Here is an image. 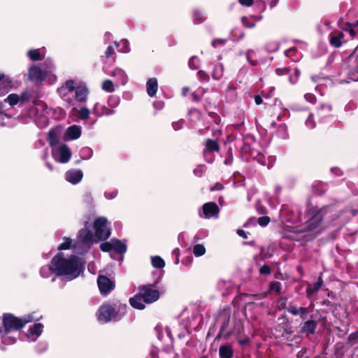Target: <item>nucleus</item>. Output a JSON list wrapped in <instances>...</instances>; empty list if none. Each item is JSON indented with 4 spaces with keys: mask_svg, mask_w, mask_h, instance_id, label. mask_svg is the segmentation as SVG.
<instances>
[{
    "mask_svg": "<svg viewBox=\"0 0 358 358\" xmlns=\"http://www.w3.org/2000/svg\"><path fill=\"white\" fill-rule=\"evenodd\" d=\"M52 263L53 273L57 276H66L68 280L78 278L85 268L84 264L78 257L71 255L65 258L61 252L52 259Z\"/></svg>",
    "mask_w": 358,
    "mask_h": 358,
    "instance_id": "nucleus-1",
    "label": "nucleus"
},
{
    "mask_svg": "<svg viewBox=\"0 0 358 358\" xmlns=\"http://www.w3.org/2000/svg\"><path fill=\"white\" fill-rule=\"evenodd\" d=\"M127 309V304L119 301L103 303L96 313V317L101 323L118 322L126 315Z\"/></svg>",
    "mask_w": 358,
    "mask_h": 358,
    "instance_id": "nucleus-2",
    "label": "nucleus"
},
{
    "mask_svg": "<svg viewBox=\"0 0 358 358\" xmlns=\"http://www.w3.org/2000/svg\"><path fill=\"white\" fill-rule=\"evenodd\" d=\"M34 320L31 315L18 317L10 313H5L0 317V336L8 335L13 331H21L27 324Z\"/></svg>",
    "mask_w": 358,
    "mask_h": 358,
    "instance_id": "nucleus-3",
    "label": "nucleus"
},
{
    "mask_svg": "<svg viewBox=\"0 0 358 358\" xmlns=\"http://www.w3.org/2000/svg\"><path fill=\"white\" fill-rule=\"evenodd\" d=\"M336 212L334 205L325 206L322 208L317 206H308L307 214L309 219L306 222V228L308 231H313L317 228L324 219H327V215Z\"/></svg>",
    "mask_w": 358,
    "mask_h": 358,
    "instance_id": "nucleus-4",
    "label": "nucleus"
},
{
    "mask_svg": "<svg viewBox=\"0 0 358 358\" xmlns=\"http://www.w3.org/2000/svg\"><path fill=\"white\" fill-rule=\"evenodd\" d=\"M157 283V282H155L154 284L144 285L138 287V292L143 297L144 303H152L159 299V291L153 288Z\"/></svg>",
    "mask_w": 358,
    "mask_h": 358,
    "instance_id": "nucleus-5",
    "label": "nucleus"
},
{
    "mask_svg": "<svg viewBox=\"0 0 358 358\" xmlns=\"http://www.w3.org/2000/svg\"><path fill=\"white\" fill-rule=\"evenodd\" d=\"M108 220L105 217H99L94 221L95 236L101 241H106L110 236V230L107 226Z\"/></svg>",
    "mask_w": 358,
    "mask_h": 358,
    "instance_id": "nucleus-6",
    "label": "nucleus"
},
{
    "mask_svg": "<svg viewBox=\"0 0 358 358\" xmlns=\"http://www.w3.org/2000/svg\"><path fill=\"white\" fill-rule=\"evenodd\" d=\"M231 320V311L229 309H223L219 312L217 316V322L220 323V331L216 336L215 341L223 338L224 340V335L228 331L229 322Z\"/></svg>",
    "mask_w": 358,
    "mask_h": 358,
    "instance_id": "nucleus-7",
    "label": "nucleus"
},
{
    "mask_svg": "<svg viewBox=\"0 0 358 358\" xmlns=\"http://www.w3.org/2000/svg\"><path fill=\"white\" fill-rule=\"evenodd\" d=\"M99 289L102 294H108L115 288V282L106 275H100L97 279Z\"/></svg>",
    "mask_w": 358,
    "mask_h": 358,
    "instance_id": "nucleus-8",
    "label": "nucleus"
},
{
    "mask_svg": "<svg viewBox=\"0 0 358 358\" xmlns=\"http://www.w3.org/2000/svg\"><path fill=\"white\" fill-rule=\"evenodd\" d=\"M202 210L206 219L217 218L219 217L220 208L215 202L205 203L202 206Z\"/></svg>",
    "mask_w": 358,
    "mask_h": 358,
    "instance_id": "nucleus-9",
    "label": "nucleus"
},
{
    "mask_svg": "<svg viewBox=\"0 0 358 358\" xmlns=\"http://www.w3.org/2000/svg\"><path fill=\"white\" fill-rule=\"evenodd\" d=\"M310 317H313V316ZM317 327V322L312 318L307 320H302L300 324L299 332L302 334H306L307 336L313 335L315 333Z\"/></svg>",
    "mask_w": 358,
    "mask_h": 358,
    "instance_id": "nucleus-10",
    "label": "nucleus"
},
{
    "mask_svg": "<svg viewBox=\"0 0 358 358\" xmlns=\"http://www.w3.org/2000/svg\"><path fill=\"white\" fill-rule=\"evenodd\" d=\"M244 334L243 322L241 319H234L233 327L224 335V340H228L233 334L241 336Z\"/></svg>",
    "mask_w": 358,
    "mask_h": 358,
    "instance_id": "nucleus-11",
    "label": "nucleus"
},
{
    "mask_svg": "<svg viewBox=\"0 0 358 358\" xmlns=\"http://www.w3.org/2000/svg\"><path fill=\"white\" fill-rule=\"evenodd\" d=\"M29 79L35 83H41L47 77V73L37 66H31L29 69Z\"/></svg>",
    "mask_w": 358,
    "mask_h": 358,
    "instance_id": "nucleus-12",
    "label": "nucleus"
},
{
    "mask_svg": "<svg viewBox=\"0 0 358 358\" xmlns=\"http://www.w3.org/2000/svg\"><path fill=\"white\" fill-rule=\"evenodd\" d=\"M308 312L306 307L297 306L293 302L288 303V313L293 316H299L301 320H305L307 318Z\"/></svg>",
    "mask_w": 358,
    "mask_h": 358,
    "instance_id": "nucleus-13",
    "label": "nucleus"
},
{
    "mask_svg": "<svg viewBox=\"0 0 358 358\" xmlns=\"http://www.w3.org/2000/svg\"><path fill=\"white\" fill-rule=\"evenodd\" d=\"M57 152L59 155V159H57L58 162L65 164L70 160L72 153L67 145H60L57 148Z\"/></svg>",
    "mask_w": 358,
    "mask_h": 358,
    "instance_id": "nucleus-14",
    "label": "nucleus"
},
{
    "mask_svg": "<svg viewBox=\"0 0 358 358\" xmlns=\"http://www.w3.org/2000/svg\"><path fill=\"white\" fill-rule=\"evenodd\" d=\"M12 80L4 73H0V96L5 95L12 88Z\"/></svg>",
    "mask_w": 358,
    "mask_h": 358,
    "instance_id": "nucleus-15",
    "label": "nucleus"
},
{
    "mask_svg": "<svg viewBox=\"0 0 358 358\" xmlns=\"http://www.w3.org/2000/svg\"><path fill=\"white\" fill-rule=\"evenodd\" d=\"M81 136V127L78 125L73 124L67 128L65 133V138L66 140H76Z\"/></svg>",
    "mask_w": 358,
    "mask_h": 358,
    "instance_id": "nucleus-16",
    "label": "nucleus"
},
{
    "mask_svg": "<svg viewBox=\"0 0 358 358\" xmlns=\"http://www.w3.org/2000/svg\"><path fill=\"white\" fill-rule=\"evenodd\" d=\"M83 173L80 170H69L66 173V180L72 183L77 184L83 178Z\"/></svg>",
    "mask_w": 358,
    "mask_h": 358,
    "instance_id": "nucleus-17",
    "label": "nucleus"
},
{
    "mask_svg": "<svg viewBox=\"0 0 358 358\" xmlns=\"http://www.w3.org/2000/svg\"><path fill=\"white\" fill-rule=\"evenodd\" d=\"M234 354V351L232 345L229 343L222 345L219 348L220 358H232Z\"/></svg>",
    "mask_w": 358,
    "mask_h": 358,
    "instance_id": "nucleus-18",
    "label": "nucleus"
},
{
    "mask_svg": "<svg viewBox=\"0 0 358 358\" xmlns=\"http://www.w3.org/2000/svg\"><path fill=\"white\" fill-rule=\"evenodd\" d=\"M282 319L283 322L278 325V328H281L283 329L282 336L285 335H292L294 331L292 329V327L289 322V320L287 315H282L278 320Z\"/></svg>",
    "mask_w": 358,
    "mask_h": 358,
    "instance_id": "nucleus-19",
    "label": "nucleus"
},
{
    "mask_svg": "<svg viewBox=\"0 0 358 358\" xmlns=\"http://www.w3.org/2000/svg\"><path fill=\"white\" fill-rule=\"evenodd\" d=\"M76 99L80 103L85 102L87 100V96L89 93L88 90L85 85H79L76 87L75 90Z\"/></svg>",
    "mask_w": 358,
    "mask_h": 358,
    "instance_id": "nucleus-20",
    "label": "nucleus"
},
{
    "mask_svg": "<svg viewBox=\"0 0 358 358\" xmlns=\"http://www.w3.org/2000/svg\"><path fill=\"white\" fill-rule=\"evenodd\" d=\"M129 303L134 308L136 309L143 310L145 308V303L143 302V299L139 292L129 299Z\"/></svg>",
    "mask_w": 358,
    "mask_h": 358,
    "instance_id": "nucleus-21",
    "label": "nucleus"
},
{
    "mask_svg": "<svg viewBox=\"0 0 358 358\" xmlns=\"http://www.w3.org/2000/svg\"><path fill=\"white\" fill-rule=\"evenodd\" d=\"M327 184L320 180L315 181L312 185L313 192L317 196L322 195L327 191Z\"/></svg>",
    "mask_w": 358,
    "mask_h": 358,
    "instance_id": "nucleus-22",
    "label": "nucleus"
},
{
    "mask_svg": "<svg viewBox=\"0 0 358 358\" xmlns=\"http://www.w3.org/2000/svg\"><path fill=\"white\" fill-rule=\"evenodd\" d=\"M146 90L148 94L152 97L154 96L158 90L157 80L155 78H150L146 83Z\"/></svg>",
    "mask_w": 358,
    "mask_h": 358,
    "instance_id": "nucleus-23",
    "label": "nucleus"
},
{
    "mask_svg": "<svg viewBox=\"0 0 358 358\" xmlns=\"http://www.w3.org/2000/svg\"><path fill=\"white\" fill-rule=\"evenodd\" d=\"M331 106L328 104H322L317 108L316 115L320 119H324L331 115Z\"/></svg>",
    "mask_w": 358,
    "mask_h": 358,
    "instance_id": "nucleus-24",
    "label": "nucleus"
},
{
    "mask_svg": "<svg viewBox=\"0 0 358 358\" xmlns=\"http://www.w3.org/2000/svg\"><path fill=\"white\" fill-rule=\"evenodd\" d=\"M78 238L81 240L83 243H90L92 241L93 234L90 230L83 228L78 231Z\"/></svg>",
    "mask_w": 358,
    "mask_h": 358,
    "instance_id": "nucleus-25",
    "label": "nucleus"
},
{
    "mask_svg": "<svg viewBox=\"0 0 358 358\" xmlns=\"http://www.w3.org/2000/svg\"><path fill=\"white\" fill-rule=\"evenodd\" d=\"M111 241L113 244V250L119 255H123L127 252V245L122 241L117 238H112Z\"/></svg>",
    "mask_w": 358,
    "mask_h": 358,
    "instance_id": "nucleus-26",
    "label": "nucleus"
},
{
    "mask_svg": "<svg viewBox=\"0 0 358 358\" xmlns=\"http://www.w3.org/2000/svg\"><path fill=\"white\" fill-rule=\"evenodd\" d=\"M220 146L217 141L211 138H208L206 141L204 152L208 151L210 152H218Z\"/></svg>",
    "mask_w": 358,
    "mask_h": 358,
    "instance_id": "nucleus-27",
    "label": "nucleus"
},
{
    "mask_svg": "<svg viewBox=\"0 0 358 358\" xmlns=\"http://www.w3.org/2000/svg\"><path fill=\"white\" fill-rule=\"evenodd\" d=\"M323 280L321 276L317 279V281L315 282L312 286H309L306 288L307 296H310L313 294L317 292L322 286Z\"/></svg>",
    "mask_w": 358,
    "mask_h": 358,
    "instance_id": "nucleus-28",
    "label": "nucleus"
},
{
    "mask_svg": "<svg viewBox=\"0 0 358 358\" xmlns=\"http://www.w3.org/2000/svg\"><path fill=\"white\" fill-rule=\"evenodd\" d=\"M43 325L41 323H35L29 327L27 331V336L31 337L34 336H39L43 331Z\"/></svg>",
    "mask_w": 358,
    "mask_h": 358,
    "instance_id": "nucleus-29",
    "label": "nucleus"
},
{
    "mask_svg": "<svg viewBox=\"0 0 358 358\" xmlns=\"http://www.w3.org/2000/svg\"><path fill=\"white\" fill-rule=\"evenodd\" d=\"M47 140L51 147L55 146L59 143V138L55 129H52L49 131Z\"/></svg>",
    "mask_w": 358,
    "mask_h": 358,
    "instance_id": "nucleus-30",
    "label": "nucleus"
},
{
    "mask_svg": "<svg viewBox=\"0 0 358 358\" xmlns=\"http://www.w3.org/2000/svg\"><path fill=\"white\" fill-rule=\"evenodd\" d=\"M28 57L31 61L36 62L41 61L43 59V56L41 55L39 49H32L28 52Z\"/></svg>",
    "mask_w": 358,
    "mask_h": 358,
    "instance_id": "nucleus-31",
    "label": "nucleus"
},
{
    "mask_svg": "<svg viewBox=\"0 0 358 358\" xmlns=\"http://www.w3.org/2000/svg\"><path fill=\"white\" fill-rule=\"evenodd\" d=\"M151 260H152V265L155 268H162L165 266L164 260L159 256L152 257Z\"/></svg>",
    "mask_w": 358,
    "mask_h": 358,
    "instance_id": "nucleus-32",
    "label": "nucleus"
},
{
    "mask_svg": "<svg viewBox=\"0 0 358 358\" xmlns=\"http://www.w3.org/2000/svg\"><path fill=\"white\" fill-rule=\"evenodd\" d=\"M51 273H53L52 262L49 265L42 266L40 269V274L43 278H48Z\"/></svg>",
    "mask_w": 358,
    "mask_h": 358,
    "instance_id": "nucleus-33",
    "label": "nucleus"
},
{
    "mask_svg": "<svg viewBox=\"0 0 358 358\" xmlns=\"http://www.w3.org/2000/svg\"><path fill=\"white\" fill-rule=\"evenodd\" d=\"M10 106H14L20 102V96L17 94H10L5 99Z\"/></svg>",
    "mask_w": 358,
    "mask_h": 358,
    "instance_id": "nucleus-34",
    "label": "nucleus"
},
{
    "mask_svg": "<svg viewBox=\"0 0 358 358\" xmlns=\"http://www.w3.org/2000/svg\"><path fill=\"white\" fill-rule=\"evenodd\" d=\"M293 71L294 73H290L289 76V81L292 85H294L298 82L299 78L301 75V71L298 68H294Z\"/></svg>",
    "mask_w": 358,
    "mask_h": 358,
    "instance_id": "nucleus-35",
    "label": "nucleus"
},
{
    "mask_svg": "<svg viewBox=\"0 0 358 358\" xmlns=\"http://www.w3.org/2000/svg\"><path fill=\"white\" fill-rule=\"evenodd\" d=\"M206 248L202 244H196L193 248V253L196 257H200L205 254Z\"/></svg>",
    "mask_w": 358,
    "mask_h": 358,
    "instance_id": "nucleus-36",
    "label": "nucleus"
},
{
    "mask_svg": "<svg viewBox=\"0 0 358 358\" xmlns=\"http://www.w3.org/2000/svg\"><path fill=\"white\" fill-rule=\"evenodd\" d=\"M101 87L103 90L108 92H113L115 91L114 85L110 80H105L101 85Z\"/></svg>",
    "mask_w": 358,
    "mask_h": 358,
    "instance_id": "nucleus-37",
    "label": "nucleus"
},
{
    "mask_svg": "<svg viewBox=\"0 0 358 358\" xmlns=\"http://www.w3.org/2000/svg\"><path fill=\"white\" fill-rule=\"evenodd\" d=\"M329 43L334 48H340L343 42L335 34H331L330 36Z\"/></svg>",
    "mask_w": 358,
    "mask_h": 358,
    "instance_id": "nucleus-38",
    "label": "nucleus"
},
{
    "mask_svg": "<svg viewBox=\"0 0 358 358\" xmlns=\"http://www.w3.org/2000/svg\"><path fill=\"white\" fill-rule=\"evenodd\" d=\"M64 242L61 243L57 248V249L60 251L64 250H69V249H70V248L71 246V243H72L71 238H70L69 237H64Z\"/></svg>",
    "mask_w": 358,
    "mask_h": 358,
    "instance_id": "nucleus-39",
    "label": "nucleus"
},
{
    "mask_svg": "<svg viewBox=\"0 0 358 358\" xmlns=\"http://www.w3.org/2000/svg\"><path fill=\"white\" fill-rule=\"evenodd\" d=\"M188 66L191 69L196 70L199 67V59L196 56H192L188 62Z\"/></svg>",
    "mask_w": 358,
    "mask_h": 358,
    "instance_id": "nucleus-40",
    "label": "nucleus"
},
{
    "mask_svg": "<svg viewBox=\"0 0 358 358\" xmlns=\"http://www.w3.org/2000/svg\"><path fill=\"white\" fill-rule=\"evenodd\" d=\"M292 71V69L290 67L276 68L275 70V73L279 76L287 75L289 76Z\"/></svg>",
    "mask_w": 358,
    "mask_h": 358,
    "instance_id": "nucleus-41",
    "label": "nucleus"
},
{
    "mask_svg": "<svg viewBox=\"0 0 358 358\" xmlns=\"http://www.w3.org/2000/svg\"><path fill=\"white\" fill-rule=\"evenodd\" d=\"M347 342L351 346L358 343V330L348 336Z\"/></svg>",
    "mask_w": 358,
    "mask_h": 358,
    "instance_id": "nucleus-42",
    "label": "nucleus"
},
{
    "mask_svg": "<svg viewBox=\"0 0 358 358\" xmlns=\"http://www.w3.org/2000/svg\"><path fill=\"white\" fill-rule=\"evenodd\" d=\"M99 247L103 252H110L113 250V244L111 241L110 242H103L101 243Z\"/></svg>",
    "mask_w": 358,
    "mask_h": 358,
    "instance_id": "nucleus-43",
    "label": "nucleus"
},
{
    "mask_svg": "<svg viewBox=\"0 0 358 358\" xmlns=\"http://www.w3.org/2000/svg\"><path fill=\"white\" fill-rule=\"evenodd\" d=\"M241 22L243 25L246 28H254L256 25L255 22L250 21L248 17L243 16L241 18Z\"/></svg>",
    "mask_w": 358,
    "mask_h": 358,
    "instance_id": "nucleus-44",
    "label": "nucleus"
},
{
    "mask_svg": "<svg viewBox=\"0 0 358 358\" xmlns=\"http://www.w3.org/2000/svg\"><path fill=\"white\" fill-rule=\"evenodd\" d=\"M79 116L82 120H87L90 117V111L87 108H81L78 112Z\"/></svg>",
    "mask_w": 358,
    "mask_h": 358,
    "instance_id": "nucleus-45",
    "label": "nucleus"
},
{
    "mask_svg": "<svg viewBox=\"0 0 358 358\" xmlns=\"http://www.w3.org/2000/svg\"><path fill=\"white\" fill-rule=\"evenodd\" d=\"M271 222V219L268 216H266V215H264V216H262L258 218L257 220V223L261 226V227H266L267 226L269 222Z\"/></svg>",
    "mask_w": 358,
    "mask_h": 358,
    "instance_id": "nucleus-46",
    "label": "nucleus"
},
{
    "mask_svg": "<svg viewBox=\"0 0 358 358\" xmlns=\"http://www.w3.org/2000/svg\"><path fill=\"white\" fill-rule=\"evenodd\" d=\"M199 79L202 82H208L210 80L209 75L203 70H199L197 72Z\"/></svg>",
    "mask_w": 358,
    "mask_h": 358,
    "instance_id": "nucleus-47",
    "label": "nucleus"
},
{
    "mask_svg": "<svg viewBox=\"0 0 358 358\" xmlns=\"http://www.w3.org/2000/svg\"><path fill=\"white\" fill-rule=\"evenodd\" d=\"M256 210L259 215H266L268 212L267 208L259 201L256 203Z\"/></svg>",
    "mask_w": 358,
    "mask_h": 358,
    "instance_id": "nucleus-48",
    "label": "nucleus"
},
{
    "mask_svg": "<svg viewBox=\"0 0 358 358\" xmlns=\"http://www.w3.org/2000/svg\"><path fill=\"white\" fill-rule=\"evenodd\" d=\"M345 26L349 27V29H347V28H343V29L345 31H348L349 32L350 35L352 37V38H355V36H356V31H355V27H353L352 25V23H350L349 22H347L345 24Z\"/></svg>",
    "mask_w": 358,
    "mask_h": 358,
    "instance_id": "nucleus-49",
    "label": "nucleus"
},
{
    "mask_svg": "<svg viewBox=\"0 0 358 358\" xmlns=\"http://www.w3.org/2000/svg\"><path fill=\"white\" fill-rule=\"evenodd\" d=\"M306 125L307 126V127H308L309 129H313L315 128L316 124H315V122L313 120V113H310L306 121Z\"/></svg>",
    "mask_w": 358,
    "mask_h": 358,
    "instance_id": "nucleus-50",
    "label": "nucleus"
},
{
    "mask_svg": "<svg viewBox=\"0 0 358 358\" xmlns=\"http://www.w3.org/2000/svg\"><path fill=\"white\" fill-rule=\"evenodd\" d=\"M269 288L271 290L275 291L276 293H280L281 284L280 282H272L270 283Z\"/></svg>",
    "mask_w": 358,
    "mask_h": 358,
    "instance_id": "nucleus-51",
    "label": "nucleus"
},
{
    "mask_svg": "<svg viewBox=\"0 0 358 358\" xmlns=\"http://www.w3.org/2000/svg\"><path fill=\"white\" fill-rule=\"evenodd\" d=\"M20 96V103L22 105L28 101L30 99V95L27 92L22 93Z\"/></svg>",
    "mask_w": 358,
    "mask_h": 358,
    "instance_id": "nucleus-52",
    "label": "nucleus"
},
{
    "mask_svg": "<svg viewBox=\"0 0 358 358\" xmlns=\"http://www.w3.org/2000/svg\"><path fill=\"white\" fill-rule=\"evenodd\" d=\"M271 273V268L267 264L263 265L259 268V273L261 275H269Z\"/></svg>",
    "mask_w": 358,
    "mask_h": 358,
    "instance_id": "nucleus-53",
    "label": "nucleus"
},
{
    "mask_svg": "<svg viewBox=\"0 0 358 358\" xmlns=\"http://www.w3.org/2000/svg\"><path fill=\"white\" fill-rule=\"evenodd\" d=\"M223 73L222 71H218L217 67L214 68V70L212 73V77L215 80H219L222 77Z\"/></svg>",
    "mask_w": 358,
    "mask_h": 358,
    "instance_id": "nucleus-54",
    "label": "nucleus"
},
{
    "mask_svg": "<svg viewBox=\"0 0 358 358\" xmlns=\"http://www.w3.org/2000/svg\"><path fill=\"white\" fill-rule=\"evenodd\" d=\"M287 299L285 296H282L279 299V304L281 309L285 310L288 312V304L287 303Z\"/></svg>",
    "mask_w": 358,
    "mask_h": 358,
    "instance_id": "nucleus-55",
    "label": "nucleus"
},
{
    "mask_svg": "<svg viewBox=\"0 0 358 358\" xmlns=\"http://www.w3.org/2000/svg\"><path fill=\"white\" fill-rule=\"evenodd\" d=\"M65 86L71 92L75 91L76 89V87L75 86V83L73 80H66L65 83Z\"/></svg>",
    "mask_w": 358,
    "mask_h": 358,
    "instance_id": "nucleus-56",
    "label": "nucleus"
},
{
    "mask_svg": "<svg viewBox=\"0 0 358 358\" xmlns=\"http://www.w3.org/2000/svg\"><path fill=\"white\" fill-rule=\"evenodd\" d=\"M184 122H185V120L182 119H181L179 121H177V122H173L172 124L173 128L176 131L179 130L183 127Z\"/></svg>",
    "mask_w": 358,
    "mask_h": 358,
    "instance_id": "nucleus-57",
    "label": "nucleus"
},
{
    "mask_svg": "<svg viewBox=\"0 0 358 358\" xmlns=\"http://www.w3.org/2000/svg\"><path fill=\"white\" fill-rule=\"evenodd\" d=\"M115 54V50L112 45L108 46L106 51L105 52V56L106 57L108 58L112 57Z\"/></svg>",
    "mask_w": 358,
    "mask_h": 358,
    "instance_id": "nucleus-58",
    "label": "nucleus"
},
{
    "mask_svg": "<svg viewBox=\"0 0 358 358\" xmlns=\"http://www.w3.org/2000/svg\"><path fill=\"white\" fill-rule=\"evenodd\" d=\"M224 189V185L220 182H216L213 186L209 188L210 192L219 191Z\"/></svg>",
    "mask_w": 358,
    "mask_h": 358,
    "instance_id": "nucleus-59",
    "label": "nucleus"
},
{
    "mask_svg": "<svg viewBox=\"0 0 358 358\" xmlns=\"http://www.w3.org/2000/svg\"><path fill=\"white\" fill-rule=\"evenodd\" d=\"M253 52L252 50H248L246 52V58L248 62H250L252 66H256L257 64V61L252 60L250 57V54Z\"/></svg>",
    "mask_w": 358,
    "mask_h": 358,
    "instance_id": "nucleus-60",
    "label": "nucleus"
},
{
    "mask_svg": "<svg viewBox=\"0 0 358 358\" xmlns=\"http://www.w3.org/2000/svg\"><path fill=\"white\" fill-rule=\"evenodd\" d=\"M194 174L198 176L201 177L203 174V166L200 165L198 166L194 170Z\"/></svg>",
    "mask_w": 358,
    "mask_h": 358,
    "instance_id": "nucleus-61",
    "label": "nucleus"
},
{
    "mask_svg": "<svg viewBox=\"0 0 358 358\" xmlns=\"http://www.w3.org/2000/svg\"><path fill=\"white\" fill-rule=\"evenodd\" d=\"M306 351V348H302L300 351L298 352L296 358H308V356H305Z\"/></svg>",
    "mask_w": 358,
    "mask_h": 358,
    "instance_id": "nucleus-62",
    "label": "nucleus"
},
{
    "mask_svg": "<svg viewBox=\"0 0 358 358\" xmlns=\"http://www.w3.org/2000/svg\"><path fill=\"white\" fill-rule=\"evenodd\" d=\"M305 98L308 101L312 103H314L316 101V97L312 94H306Z\"/></svg>",
    "mask_w": 358,
    "mask_h": 358,
    "instance_id": "nucleus-63",
    "label": "nucleus"
},
{
    "mask_svg": "<svg viewBox=\"0 0 358 358\" xmlns=\"http://www.w3.org/2000/svg\"><path fill=\"white\" fill-rule=\"evenodd\" d=\"M331 171L338 176H341L343 174L342 170L338 167L331 168Z\"/></svg>",
    "mask_w": 358,
    "mask_h": 358,
    "instance_id": "nucleus-64",
    "label": "nucleus"
}]
</instances>
